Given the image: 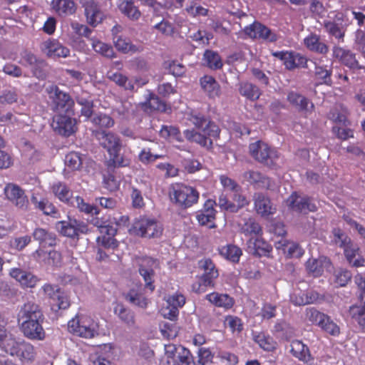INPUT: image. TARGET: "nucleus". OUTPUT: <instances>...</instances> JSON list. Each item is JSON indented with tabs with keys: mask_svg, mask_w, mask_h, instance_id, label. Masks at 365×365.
Segmentation results:
<instances>
[{
	"mask_svg": "<svg viewBox=\"0 0 365 365\" xmlns=\"http://www.w3.org/2000/svg\"><path fill=\"white\" fill-rule=\"evenodd\" d=\"M91 122L101 128H110L114 125V120L106 114H98L93 116Z\"/></svg>",
	"mask_w": 365,
	"mask_h": 365,
	"instance_id": "62",
	"label": "nucleus"
},
{
	"mask_svg": "<svg viewBox=\"0 0 365 365\" xmlns=\"http://www.w3.org/2000/svg\"><path fill=\"white\" fill-rule=\"evenodd\" d=\"M323 25L326 31L329 34L339 39L344 38V32L342 31V29L339 26L337 22L325 21H324Z\"/></svg>",
	"mask_w": 365,
	"mask_h": 365,
	"instance_id": "61",
	"label": "nucleus"
},
{
	"mask_svg": "<svg viewBox=\"0 0 365 365\" xmlns=\"http://www.w3.org/2000/svg\"><path fill=\"white\" fill-rule=\"evenodd\" d=\"M92 47L97 53H101L106 58H112L115 57V53L112 46L104 43L96 38H91Z\"/></svg>",
	"mask_w": 365,
	"mask_h": 365,
	"instance_id": "51",
	"label": "nucleus"
},
{
	"mask_svg": "<svg viewBox=\"0 0 365 365\" xmlns=\"http://www.w3.org/2000/svg\"><path fill=\"white\" fill-rule=\"evenodd\" d=\"M47 64L46 63L39 59L35 64H34L31 68V71L33 75L36 76L38 79H44L46 77V68Z\"/></svg>",
	"mask_w": 365,
	"mask_h": 365,
	"instance_id": "64",
	"label": "nucleus"
},
{
	"mask_svg": "<svg viewBox=\"0 0 365 365\" xmlns=\"http://www.w3.org/2000/svg\"><path fill=\"white\" fill-rule=\"evenodd\" d=\"M327 314L320 312L315 308H307L306 309L305 317L306 319L311 322L312 324L320 326L326 318Z\"/></svg>",
	"mask_w": 365,
	"mask_h": 365,
	"instance_id": "53",
	"label": "nucleus"
},
{
	"mask_svg": "<svg viewBox=\"0 0 365 365\" xmlns=\"http://www.w3.org/2000/svg\"><path fill=\"white\" fill-rule=\"evenodd\" d=\"M51 6L60 16L71 15L76 10V4L73 0H53Z\"/></svg>",
	"mask_w": 365,
	"mask_h": 365,
	"instance_id": "35",
	"label": "nucleus"
},
{
	"mask_svg": "<svg viewBox=\"0 0 365 365\" xmlns=\"http://www.w3.org/2000/svg\"><path fill=\"white\" fill-rule=\"evenodd\" d=\"M114 314L118 317L122 322L129 327L135 326V314L133 312L127 309L121 304H117L114 307Z\"/></svg>",
	"mask_w": 365,
	"mask_h": 365,
	"instance_id": "36",
	"label": "nucleus"
},
{
	"mask_svg": "<svg viewBox=\"0 0 365 365\" xmlns=\"http://www.w3.org/2000/svg\"><path fill=\"white\" fill-rule=\"evenodd\" d=\"M189 120L202 132L207 133L210 137L217 138L220 134V129L217 125L210 121L204 115L195 113H191Z\"/></svg>",
	"mask_w": 365,
	"mask_h": 365,
	"instance_id": "18",
	"label": "nucleus"
},
{
	"mask_svg": "<svg viewBox=\"0 0 365 365\" xmlns=\"http://www.w3.org/2000/svg\"><path fill=\"white\" fill-rule=\"evenodd\" d=\"M68 331L80 337L91 339L99 334V325L91 317L78 315L68 323Z\"/></svg>",
	"mask_w": 365,
	"mask_h": 365,
	"instance_id": "4",
	"label": "nucleus"
},
{
	"mask_svg": "<svg viewBox=\"0 0 365 365\" xmlns=\"http://www.w3.org/2000/svg\"><path fill=\"white\" fill-rule=\"evenodd\" d=\"M135 260L138 267V272L145 282V288L153 292L155 289L153 284L155 270L159 268L158 260L147 256L137 257Z\"/></svg>",
	"mask_w": 365,
	"mask_h": 365,
	"instance_id": "9",
	"label": "nucleus"
},
{
	"mask_svg": "<svg viewBox=\"0 0 365 365\" xmlns=\"http://www.w3.org/2000/svg\"><path fill=\"white\" fill-rule=\"evenodd\" d=\"M334 73V67L328 66L316 65L314 77L319 81L320 84L331 86L332 84L331 76Z\"/></svg>",
	"mask_w": 365,
	"mask_h": 365,
	"instance_id": "39",
	"label": "nucleus"
},
{
	"mask_svg": "<svg viewBox=\"0 0 365 365\" xmlns=\"http://www.w3.org/2000/svg\"><path fill=\"white\" fill-rule=\"evenodd\" d=\"M199 267L204 271L200 279L198 287L196 292H204L202 287H212L214 279L218 277V271L212 261L209 258H205L199 261Z\"/></svg>",
	"mask_w": 365,
	"mask_h": 365,
	"instance_id": "13",
	"label": "nucleus"
},
{
	"mask_svg": "<svg viewBox=\"0 0 365 365\" xmlns=\"http://www.w3.org/2000/svg\"><path fill=\"white\" fill-rule=\"evenodd\" d=\"M334 282L339 286H345L351 279V273L344 268H338L334 271Z\"/></svg>",
	"mask_w": 365,
	"mask_h": 365,
	"instance_id": "59",
	"label": "nucleus"
},
{
	"mask_svg": "<svg viewBox=\"0 0 365 365\" xmlns=\"http://www.w3.org/2000/svg\"><path fill=\"white\" fill-rule=\"evenodd\" d=\"M206 299L217 307L230 309L233 306L234 300L227 294L213 292L206 295Z\"/></svg>",
	"mask_w": 365,
	"mask_h": 365,
	"instance_id": "38",
	"label": "nucleus"
},
{
	"mask_svg": "<svg viewBox=\"0 0 365 365\" xmlns=\"http://www.w3.org/2000/svg\"><path fill=\"white\" fill-rule=\"evenodd\" d=\"M342 63L351 69H364V67L361 66L356 59L355 54L349 51H344L341 56Z\"/></svg>",
	"mask_w": 365,
	"mask_h": 365,
	"instance_id": "57",
	"label": "nucleus"
},
{
	"mask_svg": "<svg viewBox=\"0 0 365 365\" xmlns=\"http://www.w3.org/2000/svg\"><path fill=\"white\" fill-rule=\"evenodd\" d=\"M119 9L130 19L137 20L140 16V12L131 1H122L119 4Z\"/></svg>",
	"mask_w": 365,
	"mask_h": 365,
	"instance_id": "52",
	"label": "nucleus"
},
{
	"mask_svg": "<svg viewBox=\"0 0 365 365\" xmlns=\"http://www.w3.org/2000/svg\"><path fill=\"white\" fill-rule=\"evenodd\" d=\"M44 317L39 306L32 302L25 303L19 309L17 321L24 336L32 340H42L45 331L42 327Z\"/></svg>",
	"mask_w": 365,
	"mask_h": 365,
	"instance_id": "1",
	"label": "nucleus"
},
{
	"mask_svg": "<svg viewBox=\"0 0 365 365\" xmlns=\"http://www.w3.org/2000/svg\"><path fill=\"white\" fill-rule=\"evenodd\" d=\"M113 43L116 49L123 53H133L140 51L139 48L126 37L115 36L113 37Z\"/></svg>",
	"mask_w": 365,
	"mask_h": 365,
	"instance_id": "41",
	"label": "nucleus"
},
{
	"mask_svg": "<svg viewBox=\"0 0 365 365\" xmlns=\"http://www.w3.org/2000/svg\"><path fill=\"white\" fill-rule=\"evenodd\" d=\"M251 155L259 163L268 167H272L276 164L279 155L274 149L262 141L251 143L249 147Z\"/></svg>",
	"mask_w": 365,
	"mask_h": 365,
	"instance_id": "10",
	"label": "nucleus"
},
{
	"mask_svg": "<svg viewBox=\"0 0 365 365\" xmlns=\"http://www.w3.org/2000/svg\"><path fill=\"white\" fill-rule=\"evenodd\" d=\"M18 99L19 95L15 89H6L0 93V105H11L16 103Z\"/></svg>",
	"mask_w": 365,
	"mask_h": 365,
	"instance_id": "58",
	"label": "nucleus"
},
{
	"mask_svg": "<svg viewBox=\"0 0 365 365\" xmlns=\"http://www.w3.org/2000/svg\"><path fill=\"white\" fill-rule=\"evenodd\" d=\"M53 129L58 134L69 136L76 131V120L70 115H56L51 123Z\"/></svg>",
	"mask_w": 365,
	"mask_h": 365,
	"instance_id": "16",
	"label": "nucleus"
},
{
	"mask_svg": "<svg viewBox=\"0 0 365 365\" xmlns=\"http://www.w3.org/2000/svg\"><path fill=\"white\" fill-rule=\"evenodd\" d=\"M252 200L257 214L261 216H267L274 212V208L272 207L269 198L263 193H255Z\"/></svg>",
	"mask_w": 365,
	"mask_h": 365,
	"instance_id": "27",
	"label": "nucleus"
},
{
	"mask_svg": "<svg viewBox=\"0 0 365 365\" xmlns=\"http://www.w3.org/2000/svg\"><path fill=\"white\" fill-rule=\"evenodd\" d=\"M58 231L71 238L78 236L79 233H86L88 230L87 226L83 222L75 219H69L68 221H59L56 224Z\"/></svg>",
	"mask_w": 365,
	"mask_h": 365,
	"instance_id": "14",
	"label": "nucleus"
},
{
	"mask_svg": "<svg viewBox=\"0 0 365 365\" xmlns=\"http://www.w3.org/2000/svg\"><path fill=\"white\" fill-rule=\"evenodd\" d=\"M214 354L205 347H200L197 351V360L193 359V365H212Z\"/></svg>",
	"mask_w": 365,
	"mask_h": 365,
	"instance_id": "50",
	"label": "nucleus"
},
{
	"mask_svg": "<svg viewBox=\"0 0 365 365\" xmlns=\"http://www.w3.org/2000/svg\"><path fill=\"white\" fill-rule=\"evenodd\" d=\"M248 248L250 252L257 256L267 255L272 251V246L264 241L261 236L256 237L255 238L251 237L247 241Z\"/></svg>",
	"mask_w": 365,
	"mask_h": 365,
	"instance_id": "31",
	"label": "nucleus"
},
{
	"mask_svg": "<svg viewBox=\"0 0 365 365\" xmlns=\"http://www.w3.org/2000/svg\"><path fill=\"white\" fill-rule=\"evenodd\" d=\"M43 293L46 294L53 302V307H56L58 309H65L70 305L68 297L56 285L46 284L42 287Z\"/></svg>",
	"mask_w": 365,
	"mask_h": 365,
	"instance_id": "20",
	"label": "nucleus"
},
{
	"mask_svg": "<svg viewBox=\"0 0 365 365\" xmlns=\"http://www.w3.org/2000/svg\"><path fill=\"white\" fill-rule=\"evenodd\" d=\"M215 202L207 200L204 205V210L197 215L199 223L202 225H207L210 228L215 227L214 220L215 218V210L213 208Z\"/></svg>",
	"mask_w": 365,
	"mask_h": 365,
	"instance_id": "29",
	"label": "nucleus"
},
{
	"mask_svg": "<svg viewBox=\"0 0 365 365\" xmlns=\"http://www.w3.org/2000/svg\"><path fill=\"white\" fill-rule=\"evenodd\" d=\"M219 251L221 256L232 262H239L240 257L242 254L241 249L234 245L223 246Z\"/></svg>",
	"mask_w": 365,
	"mask_h": 365,
	"instance_id": "47",
	"label": "nucleus"
},
{
	"mask_svg": "<svg viewBox=\"0 0 365 365\" xmlns=\"http://www.w3.org/2000/svg\"><path fill=\"white\" fill-rule=\"evenodd\" d=\"M32 256L38 262H43L46 265L59 267L62 265L61 254L56 250L49 252L38 249L36 250Z\"/></svg>",
	"mask_w": 365,
	"mask_h": 365,
	"instance_id": "22",
	"label": "nucleus"
},
{
	"mask_svg": "<svg viewBox=\"0 0 365 365\" xmlns=\"http://www.w3.org/2000/svg\"><path fill=\"white\" fill-rule=\"evenodd\" d=\"M319 299V294L314 291L304 292L296 290L290 295V301L297 306H302L317 302Z\"/></svg>",
	"mask_w": 365,
	"mask_h": 365,
	"instance_id": "32",
	"label": "nucleus"
},
{
	"mask_svg": "<svg viewBox=\"0 0 365 365\" xmlns=\"http://www.w3.org/2000/svg\"><path fill=\"white\" fill-rule=\"evenodd\" d=\"M244 31L250 38H262L269 42H275L278 38L271 29L258 21L245 27Z\"/></svg>",
	"mask_w": 365,
	"mask_h": 365,
	"instance_id": "19",
	"label": "nucleus"
},
{
	"mask_svg": "<svg viewBox=\"0 0 365 365\" xmlns=\"http://www.w3.org/2000/svg\"><path fill=\"white\" fill-rule=\"evenodd\" d=\"M31 202L34 208L41 211L46 215L57 217L58 211L54 205L38 192H34L31 196Z\"/></svg>",
	"mask_w": 365,
	"mask_h": 365,
	"instance_id": "23",
	"label": "nucleus"
},
{
	"mask_svg": "<svg viewBox=\"0 0 365 365\" xmlns=\"http://www.w3.org/2000/svg\"><path fill=\"white\" fill-rule=\"evenodd\" d=\"M46 91L52 101L53 109L55 111L68 115L73 113L72 108L74 102L68 93L61 91L58 86L54 85L48 86Z\"/></svg>",
	"mask_w": 365,
	"mask_h": 365,
	"instance_id": "8",
	"label": "nucleus"
},
{
	"mask_svg": "<svg viewBox=\"0 0 365 365\" xmlns=\"http://www.w3.org/2000/svg\"><path fill=\"white\" fill-rule=\"evenodd\" d=\"M239 92L251 101L258 99L261 95L259 88L249 82H241L239 84Z\"/></svg>",
	"mask_w": 365,
	"mask_h": 365,
	"instance_id": "46",
	"label": "nucleus"
},
{
	"mask_svg": "<svg viewBox=\"0 0 365 365\" xmlns=\"http://www.w3.org/2000/svg\"><path fill=\"white\" fill-rule=\"evenodd\" d=\"M346 110L341 106H336L329 113V118L336 122L345 124L346 121Z\"/></svg>",
	"mask_w": 365,
	"mask_h": 365,
	"instance_id": "56",
	"label": "nucleus"
},
{
	"mask_svg": "<svg viewBox=\"0 0 365 365\" xmlns=\"http://www.w3.org/2000/svg\"><path fill=\"white\" fill-rule=\"evenodd\" d=\"M349 314L365 330V292L361 295L359 302L350 307Z\"/></svg>",
	"mask_w": 365,
	"mask_h": 365,
	"instance_id": "33",
	"label": "nucleus"
},
{
	"mask_svg": "<svg viewBox=\"0 0 365 365\" xmlns=\"http://www.w3.org/2000/svg\"><path fill=\"white\" fill-rule=\"evenodd\" d=\"M80 4L84 8V13L89 24L96 26L102 21L103 14L94 0H80Z\"/></svg>",
	"mask_w": 365,
	"mask_h": 365,
	"instance_id": "24",
	"label": "nucleus"
},
{
	"mask_svg": "<svg viewBox=\"0 0 365 365\" xmlns=\"http://www.w3.org/2000/svg\"><path fill=\"white\" fill-rule=\"evenodd\" d=\"M186 139L190 142L198 143L202 146L212 145V140L207 133L197 132L195 130H186L184 132Z\"/></svg>",
	"mask_w": 365,
	"mask_h": 365,
	"instance_id": "44",
	"label": "nucleus"
},
{
	"mask_svg": "<svg viewBox=\"0 0 365 365\" xmlns=\"http://www.w3.org/2000/svg\"><path fill=\"white\" fill-rule=\"evenodd\" d=\"M240 232L246 236L259 237L262 235L260 225L254 219L250 218L240 226Z\"/></svg>",
	"mask_w": 365,
	"mask_h": 365,
	"instance_id": "43",
	"label": "nucleus"
},
{
	"mask_svg": "<svg viewBox=\"0 0 365 365\" xmlns=\"http://www.w3.org/2000/svg\"><path fill=\"white\" fill-rule=\"evenodd\" d=\"M52 191L61 201L78 208L81 212L92 215L98 214V210L96 207L86 203L79 196L73 197L71 190L63 183L54 184L52 187Z\"/></svg>",
	"mask_w": 365,
	"mask_h": 365,
	"instance_id": "3",
	"label": "nucleus"
},
{
	"mask_svg": "<svg viewBox=\"0 0 365 365\" xmlns=\"http://www.w3.org/2000/svg\"><path fill=\"white\" fill-rule=\"evenodd\" d=\"M93 135L100 142V144L107 149L110 155L120 151L121 143L119 138L112 133L104 130H93Z\"/></svg>",
	"mask_w": 365,
	"mask_h": 365,
	"instance_id": "15",
	"label": "nucleus"
},
{
	"mask_svg": "<svg viewBox=\"0 0 365 365\" xmlns=\"http://www.w3.org/2000/svg\"><path fill=\"white\" fill-rule=\"evenodd\" d=\"M160 135L165 138L171 137L178 141L180 142L182 140L178 128L174 126L163 125L160 130Z\"/></svg>",
	"mask_w": 365,
	"mask_h": 365,
	"instance_id": "63",
	"label": "nucleus"
},
{
	"mask_svg": "<svg viewBox=\"0 0 365 365\" xmlns=\"http://www.w3.org/2000/svg\"><path fill=\"white\" fill-rule=\"evenodd\" d=\"M305 58L300 56L299 54H293L291 52L286 51L285 56L283 59L284 64L287 69H293L299 64L302 63Z\"/></svg>",
	"mask_w": 365,
	"mask_h": 365,
	"instance_id": "55",
	"label": "nucleus"
},
{
	"mask_svg": "<svg viewBox=\"0 0 365 365\" xmlns=\"http://www.w3.org/2000/svg\"><path fill=\"white\" fill-rule=\"evenodd\" d=\"M106 77L125 90L133 91L135 89L134 83L120 73L109 71L106 73Z\"/></svg>",
	"mask_w": 365,
	"mask_h": 365,
	"instance_id": "40",
	"label": "nucleus"
},
{
	"mask_svg": "<svg viewBox=\"0 0 365 365\" xmlns=\"http://www.w3.org/2000/svg\"><path fill=\"white\" fill-rule=\"evenodd\" d=\"M163 365H193V356L190 351L180 345H165Z\"/></svg>",
	"mask_w": 365,
	"mask_h": 365,
	"instance_id": "7",
	"label": "nucleus"
},
{
	"mask_svg": "<svg viewBox=\"0 0 365 365\" xmlns=\"http://www.w3.org/2000/svg\"><path fill=\"white\" fill-rule=\"evenodd\" d=\"M170 197L172 202L178 206L187 208L197 202L199 193L192 187L175 184L170 190Z\"/></svg>",
	"mask_w": 365,
	"mask_h": 365,
	"instance_id": "6",
	"label": "nucleus"
},
{
	"mask_svg": "<svg viewBox=\"0 0 365 365\" xmlns=\"http://www.w3.org/2000/svg\"><path fill=\"white\" fill-rule=\"evenodd\" d=\"M76 101L81 106L82 115L86 118L91 117L93 112V101L91 96L86 92H82L77 96Z\"/></svg>",
	"mask_w": 365,
	"mask_h": 365,
	"instance_id": "37",
	"label": "nucleus"
},
{
	"mask_svg": "<svg viewBox=\"0 0 365 365\" xmlns=\"http://www.w3.org/2000/svg\"><path fill=\"white\" fill-rule=\"evenodd\" d=\"M34 240L42 246L53 247L56 245V235L47 229L36 227L32 233Z\"/></svg>",
	"mask_w": 365,
	"mask_h": 365,
	"instance_id": "30",
	"label": "nucleus"
},
{
	"mask_svg": "<svg viewBox=\"0 0 365 365\" xmlns=\"http://www.w3.org/2000/svg\"><path fill=\"white\" fill-rule=\"evenodd\" d=\"M200 81L202 90L210 98H215L220 96V86L212 76H205Z\"/></svg>",
	"mask_w": 365,
	"mask_h": 365,
	"instance_id": "34",
	"label": "nucleus"
},
{
	"mask_svg": "<svg viewBox=\"0 0 365 365\" xmlns=\"http://www.w3.org/2000/svg\"><path fill=\"white\" fill-rule=\"evenodd\" d=\"M65 164L71 170H77L82 165V159L79 153L71 152L66 155Z\"/></svg>",
	"mask_w": 365,
	"mask_h": 365,
	"instance_id": "54",
	"label": "nucleus"
},
{
	"mask_svg": "<svg viewBox=\"0 0 365 365\" xmlns=\"http://www.w3.org/2000/svg\"><path fill=\"white\" fill-rule=\"evenodd\" d=\"M319 327L323 331L332 336H338L340 333L339 327L331 320L328 315L326 316V318L323 321V323L320 324Z\"/></svg>",
	"mask_w": 365,
	"mask_h": 365,
	"instance_id": "60",
	"label": "nucleus"
},
{
	"mask_svg": "<svg viewBox=\"0 0 365 365\" xmlns=\"http://www.w3.org/2000/svg\"><path fill=\"white\" fill-rule=\"evenodd\" d=\"M286 205L290 210L298 213L307 214L317 210V206L309 197L297 192H293L286 200Z\"/></svg>",
	"mask_w": 365,
	"mask_h": 365,
	"instance_id": "12",
	"label": "nucleus"
},
{
	"mask_svg": "<svg viewBox=\"0 0 365 365\" xmlns=\"http://www.w3.org/2000/svg\"><path fill=\"white\" fill-rule=\"evenodd\" d=\"M287 101L294 106L299 111L305 114L312 111L314 104L305 96L291 91L287 95Z\"/></svg>",
	"mask_w": 365,
	"mask_h": 365,
	"instance_id": "26",
	"label": "nucleus"
},
{
	"mask_svg": "<svg viewBox=\"0 0 365 365\" xmlns=\"http://www.w3.org/2000/svg\"><path fill=\"white\" fill-rule=\"evenodd\" d=\"M305 267L307 273L314 277L322 276L324 270L331 272L333 269L330 259L325 256H320L317 259H309Z\"/></svg>",
	"mask_w": 365,
	"mask_h": 365,
	"instance_id": "17",
	"label": "nucleus"
},
{
	"mask_svg": "<svg viewBox=\"0 0 365 365\" xmlns=\"http://www.w3.org/2000/svg\"><path fill=\"white\" fill-rule=\"evenodd\" d=\"M5 198L18 210L27 212L29 210V200L25 191L15 183H7L4 188Z\"/></svg>",
	"mask_w": 365,
	"mask_h": 365,
	"instance_id": "11",
	"label": "nucleus"
},
{
	"mask_svg": "<svg viewBox=\"0 0 365 365\" xmlns=\"http://www.w3.org/2000/svg\"><path fill=\"white\" fill-rule=\"evenodd\" d=\"M308 11L310 16L316 20L324 18L327 12V8L319 0H310Z\"/></svg>",
	"mask_w": 365,
	"mask_h": 365,
	"instance_id": "48",
	"label": "nucleus"
},
{
	"mask_svg": "<svg viewBox=\"0 0 365 365\" xmlns=\"http://www.w3.org/2000/svg\"><path fill=\"white\" fill-rule=\"evenodd\" d=\"M243 178L255 188L273 190L274 187L273 181L257 170H250L245 172Z\"/></svg>",
	"mask_w": 365,
	"mask_h": 365,
	"instance_id": "21",
	"label": "nucleus"
},
{
	"mask_svg": "<svg viewBox=\"0 0 365 365\" xmlns=\"http://www.w3.org/2000/svg\"><path fill=\"white\" fill-rule=\"evenodd\" d=\"M1 349L11 356H16L23 362H30L36 357L34 346L23 339H16L11 336L3 341Z\"/></svg>",
	"mask_w": 365,
	"mask_h": 365,
	"instance_id": "2",
	"label": "nucleus"
},
{
	"mask_svg": "<svg viewBox=\"0 0 365 365\" xmlns=\"http://www.w3.org/2000/svg\"><path fill=\"white\" fill-rule=\"evenodd\" d=\"M125 299L133 305L145 309L148 304V299L135 289H130L125 295Z\"/></svg>",
	"mask_w": 365,
	"mask_h": 365,
	"instance_id": "49",
	"label": "nucleus"
},
{
	"mask_svg": "<svg viewBox=\"0 0 365 365\" xmlns=\"http://www.w3.org/2000/svg\"><path fill=\"white\" fill-rule=\"evenodd\" d=\"M41 48L50 58H66L70 54V50L56 40H48L43 42Z\"/></svg>",
	"mask_w": 365,
	"mask_h": 365,
	"instance_id": "25",
	"label": "nucleus"
},
{
	"mask_svg": "<svg viewBox=\"0 0 365 365\" xmlns=\"http://www.w3.org/2000/svg\"><path fill=\"white\" fill-rule=\"evenodd\" d=\"M130 232L142 237L158 238L163 235V227L155 219L140 217L135 220Z\"/></svg>",
	"mask_w": 365,
	"mask_h": 365,
	"instance_id": "5",
	"label": "nucleus"
},
{
	"mask_svg": "<svg viewBox=\"0 0 365 365\" xmlns=\"http://www.w3.org/2000/svg\"><path fill=\"white\" fill-rule=\"evenodd\" d=\"M306 46L311 51L319 53L325 54L328 52V46L316 34H312L304 38Z\"/></svg>",
	"mask_w": 365,
	"mask_h": 365,
	"instance_id": "42",
	"label": "nucleus"
},
{
	"mask_svg": "<svg viewBox=\"0 0 365 365\" xmlns=\"http://www.w3.org/2000/svg\"><path fill=\"white\" fill-rule=\"evenodd\" d=\"M290 352L294 357L306 364H311L314 361L308 346L299 340H293L291 342Z\"/></svg>",
	"mask_w": 365,
	"mask_h": 365,
	"instance_id": "28",
	"label": "nucleus"
},
{
	"mask_svg": "<svg viewBox=\"0 0 365 365\" xmlns=\"http://www.w3.org/2000/svg\"><path fill=\"white\" fill-rule=\"evenodd\" d=\"M202 60L206 66L212 70L220 69L223 66L219 53L212 50L205 51Z\"/></svg>",
	"mask_w": 365,
	"mask_h": 365,
	"instance_id": "45",
	"label": "nucleus"
}]
</instances>
